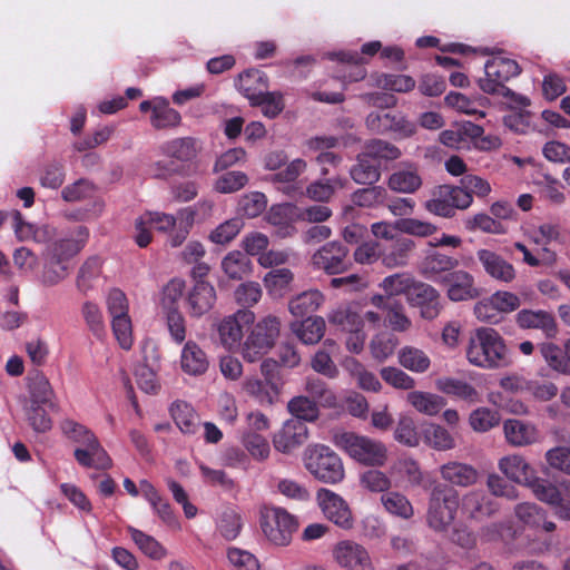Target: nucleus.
<instances>
[{"label":"nucleus","instance_id":"obj_1","mask_svg":"<svg viewBox=\"0 0 570 570\" xmlns=\"http://www.w3.org/2000/svg\"><path fill=\"white\" fill-rule=\"evenodd\" d=\"M87 239L88 229L85 226H77L65 237L51 242L43 253L40 283L52 287L63 282L70 272V258L81 250Z\"/></svg>","mask_w":570,"mask_h":570},{"label":"nucleus","instance_id":"obj_2","mask_svg":"<svg viewBox=\"0 0 570 570\" xmlns=\"http://www.w3.org/2000/svg\"><path fill=\"white\" fill-rule=\"evenodd\" d=\"M466 358L472 365L481 368H500L509 364L504 341L491 327H480L470 336Z\"/></svg>","mask_w":570,"mask_h":570},{"label":"nucleus","instance_id":"obj_3","mask_svg":"<svg viewBox=\"0 0 570 570\" xmlns=\"http://www.w3.org/2000/svg\"><path fill=\"white\" fill-rule=\"evenodd\" d=\"M61 430L69 440L81 445L73 452L75 459L80 465L98 470L111 466L112 462L108 453L97 436L85 425L72 420H65L61 423Z\"/></svg>","mask_w":570,"mask_h":570},{"label":"nucleus","instance_id":"obj_4","mask_svg":"<svg viewBox=\"0 0 570 570\" xmlns=\"http://www.w3.org/2000/svg\"><path fill=\"white\" fill-rule=\"evenodd\" d=\"M429 491L426 524L435 532H446L456 519L460 505L459 492L445 484H432Z\"/></svg>","mask_w":570,"mask_h":570},{"label":"nucleus","instance_id":"obj_5","mask_svg":"<svg viewBox=\"0 0 570 570\" xmlns=\"http://www.w3.org/2000/svg\"><path fill=\"white\" fill-rule=\"evenodd\" d=\"M520 71L517 61L495 57L485 63V77L479 79V86L487 94L501 95L519 106H529L530 99L528 97L515 94L504 85L511 78L518 76Z\"/></svg>","mask_w":570,"mask_h":570},{"label":"nucleus","instance_id":"obj_6","mask_svg":"<svg viewBox=\"0 0 570 570\" xmlns=\"http://www.w3.org/2000/svg\"><path fill=\"white\" fill-rule=\"evenodd\" d=\"M305 469L318 481L337 484L345 478L343 461L330 446L311 444L303 453Z\"/></svg>","mask_w":570,"mask_h":570},{"label":"nucleus","instance_id":"obj_7","mask_svg":"<svg viewBox=\"0 0 570 570\" xmlns=\"http://www.w3.org/2000/svg\"><path fill=\"white\" fill-rule=\"evenodd\" d=\"M335 444L354 461L365 466L381 468L387 461V449L377 440L353 432L335 435Z\"/></svg>","mask_w":570,"mask_h":570},{"label":"nucleus","instance_id":"obj_8","mask_svg":"<svg viewBox=\"0 0 570 570\" xmlns=\"http://www.w3.org/2000/svg\"><path fill=\"white\" fill-rule=\"evenodd\" d=\"M261 528L269 542L285 547L291 543L298 522L283 508L264 507L261 511Z\"/></svg>","mask_w":570,"mask_h":570},{"label":"nucleus","instance_id":"obj_9","mask_svg":"<svg viewBox=\"0 0 570 570\" xmlns=\"http://www.w3.org/2000/svg\"><path fill=\"white\" fill-rule=\"evenodd\" d=\"M279 330V320L272 315L255 324L242 347L244 360L253 363L266 354L274 346Z\"/></svg>","mask_w":570,"mask_h":570},{"label":"nucleus","instance_id":"obj_10","mask_svg":"<svg viewBox=\"0 0 570 570\" xmlns=\"http://www.w3.org/2000/svg\"><path fill=\"white\" fill-rule=\"evenodd\" d=\"M449 301L459 303L473 301L481 296V288L476 285L474 276L464 269H453L446 273L440 284Z\"/></svg>","mask_w":570,"mask_h":570},{"label":"nucleus","instance_id":"obj_11","mask_svg":"<svg viewBox=\"0 0 570 570\" xmlns=\"http://www.w3.org/2000/svg\"><path fill=\"white\" fill-rule=\"evenodd\" d=\"M348 253V248L343 243L330 242L314 253L312 264L328 275L341 274L352 265Z\"/></svg>","mask_w":570,"mask_h":570},{"label":"nucleus","instance_id":"obj_12","mask_svg":"<svg viewBox=\"0 0 570 570\" xmlns=\"http://www.w3.org/2000/svg\"><path fill=\"white\" fill-rule=\"evenodd\" d=\"M317 503L325 518L343 530L354 525L352 511L347 502L337 493L328 489H320L316 493Z\"/></svg>","mask_w":570,"mask_h":570},{"label":"nucleus","instance_id":"obj_13","mask_svg":"<svg viewBox=\"0 0 570 570\" xmlns=\"http://www.w3.org/2000/svg\"><path fill=\"white\" fill-rule=\"evenodd\" d=\"M366 128L377 135L389 132L397 134L402 137H410L415 132L414 124L410 122L399 111H372L365 118Z\"/></svg>","mask_w":570,"mask_h":570},{"label":"nucleus","instance_id":"obj_14","mask_svg":"<svg viewBox=\"0 0 570 570\" xmlns=\"http://www.w3.org/2000/svg\"><path fill=\"white\" fill-rule=\"evenodd\" d=\"M254 322V314L250 311L239 309L233 315L224 317L217 325L222 345L234 351L240 346L244 330Z\"/></svg>","mask_w":570,"mask_h":570},{"label":"nucleus","instance_id":"obj_15","mask_svg":"<svg viewBox=\"0 0 570 570\" xmlns=\"http://www.w3.org/2000/svg\"><path fill=\"white\" fill-rule=\"evenodd\" d=\"M335 561L350 570H374L370 553L360 543L343 540L336 543L333 550Z\"/></svg>","mask_w":570,"mask_h":570},{"label":"nucleus","instance_id":"obj_16","mask_svg":"<svg viewBox=\"0 0 570 570\" xmlns=\"http://www.w3.org/2000/svg\"><path fill=\"white\" fill-rule=\"evenodd\" d=\"M406 301L410 305L420 307L421 316L425 320H434L440 314V293L430 284L414 279Z\"/></svg>","mask_w":570,"mask_h":570},{"label":"nucleus","instance_id":"obj_17","mask_svg":"<svg viewBox=\"0 0 570 570\" xmlns=\"http://www.w3.org/2000/svg\"><path fill=\"white\" fill-rule=\"evenodd\" d=\"M462 515L468 520L481 521L498 511L497 503L482 490H472L460 498Z\"/></svg>","mask_w":570,"mask_h":570},{"label":"nucleus","instance_id":"obj_18","mask_svg":"<svg viewBox=\"0 0 570 570\" xmlns=\"http://www.w3.org/2000/svg\"><path fill=\"white\" fill-rule=\"evenodd\" d=\"M476 258L485 274L495 282L509 284L517 278L514 266L497 252L481 248L476 252Z\"/></svg>","mask_w":570,"mask_h":570},{"label":"nucleus","instance_id":"obj_19","mask_svg":"<svg viewBox=\"0 0 570 570\" xmlns=\"http://www.w3.org/2000/svg\"><path fill=\"white\" fill-rule=\"evenodd\" d=\"M308 439V429L299 420L286 421L273 438L274 448L282 453H291Z\"/></svg>","mask_w":570,"mask_h":570},{"label":"nucleus","instance_id":"obj_20","mask_svg":"<svg viewBox=\"0 0 570 570\" xmlns=\"http://www.w3.org/2000/svg\"><path fill=\"white\" fill-rule=\"evenodd\" d=\"M29 405H46L51 412H58L57 395L49 380L39 371L28 377Z\"/></svg>","mask_w":570,"mask_h":570},{"label":"nucleus","instance_id":"obj_21","mask_svg":"<svg viewBox=\"0 0 570 570\" xmlns=\"http://www.w3.org/2000/svg\"><path fill=\"white\" fill-rule=\"evenodd\" d=\"M215 287L206 281L198 279L187 294V308L193 317H200L215 305Z\"/></svg>","mask_w":570,"mask_h":570},{"label":"nucleus","instance_id":"obj_22","mask_svg":"<svg viewBox=\"0 0 570 570\" xmlns=\"http://www.w3.org/2000/svg\"><path fill=\"white\" fill-rule=\"evenodd\" d=\"M440 474L445 484L454 488H469L479 480L478 470L463 462L450 461L440 466Z\"/></svg>","mask_w":570,"mask_h":570},{"label":"nucleus","instance_id":"obj_23","mask_svg":"<svg viewBox=\"0 0 570 570\" xmlns=\"http://www.w3.org/2000/svg\"><path fill=\"white\" fill-rule=\"evenodd\" d=\"M459 259L440 252H432L423 259L420 272L421 274L440 285L446 273L452 272L459 266Z\"/></svg>","mask_w":570,"mask_h":570},{"label":"nucleus","instance_id":"obj_24","mask_svg":"<svg viewBox=\"0 0 570 570\" xmlns=\"http://www.w3.org/2000/svg\"><path fill=\"white\" fill-rule=\"evenodd\" d=\"M414 248V240L404 236L386 244L381 243V263L389 268L403 267Z\"/></svg>","mask_w":570,"mask_h":570},{"label":"nucleus","instance_id":"obj_25","mask_svg":"<svg viewBox=\"0 0 570 570\" xmlns=\"http://www.w3.org/2000/svg\"><path fill=\"white\" fill-rule=\"evenodd\" d=\"M499 470L512 482L524 484L534 476L533 468L521 455H507L499 460Z\"/></svg>","mask_w":570,"mask_h":570},{"label":"nucleus","instance_id":"obj_26","mask_svg":"<svg viewBox=\"0 0 570 570\" xmlns=\"http://www.w3.org/2000/svg\"><path fill=\"white\" fill-rule=\"evenodd\" d=\"M517 324L521 328H534L542 331L546 336L553 337L557 334V323L553 315L547 311L522 309L517 314Z\"/></svg>","mask_w":570,"mask_h":570},{"label":"nucleus","instance_id":"obj_27","mask_svg":"<svg viewBox=\"0 0 570 570\" xmlns=\"http://www.w3.org/2000/svg\"><path fill=\"white\" fill-rule=\"evenodd\" d=\"M180 366L186 374L199 376L208 370L209 360L197 343L188 341L181 351Z\"/></svg>","mask_w":570,"mask_h":570},{"label":"nucleus","instance_id":"obj_28","mask_svg":"<svg viewBox=\"0 0 570 570\" xmlns=\"http://www.w3.org/2000/svg\"><path fill=\"white\" fill-rule=\"evenodd\" d=\"M503 431L507 441L514 446H525L539 439V432L533 424L517 419L507 420Z\"/></svg>","mask_w":570,"mask_h":570},{"label":"nucleus","instance_id":"obj_29","mask_svg":"<svg viewBox=\"0 0 570 570\" xmlns=\"http://www.w3.org/2000/svg\"><path fill=\"white\" fill-rule=\"evenodd\" d=\"M245 97L252 106H261L264 116L275 118L285 108L283 96L281 92H253L249 88L240 86Z\"/></svg>","mask_w":570,"mask_h":570},{"label":"nucleus","instance_id":"obj_30","mask_svg":"<svg viewBox=\"0 0 570 570\" xmlns=\"http://www.w3.org/2000/svg\"><path fill=\"white\" fill-rule=\"evenodd\" d=\"M101 259L98 256L87 258L78 269L76 288L82 295L92 291L101 276Z\"/></svg>","mask_w":570,"mask_h":570},{"label":"nucleus","instance_id":"obj_31","mask_svg":"<svg viewBox=\"0 0 570 570\" xmlns=\"http://www.w3.org/2000/svg\"><path fill=\"white\" fill-rule=\"evenodd\" d=\"M170 414L181 433L191 435L198 431L200 419L188 403L175 402L170 407Z\"/></svg>","mask_w":570,"mask_h":570},{"label":"nucleus","instance_id":"obj_32","mask_svg":"<svg viewBox=\"0 0 570 570\" xmlns=\"http://www.w3.org/2000/svg\"><path fill=\"white\" fill-rule=\"evenodd\" d=\"M347 185V180L336 176L328 179H317L306 187V196L318 203L331 200L337 189H343Z\"/></svg>","mask_w":570,"mask_h":570},{"label":"nucleus","instance_id":"obj_33","mask_svg":"<svg viewBox=\"0 0 570 570\" xmlns=\"http://www.w3.org/2000/svg\"><path fill=\"white\" fill-rule=\"evenodd\" d=\"M292 331L304 344H316L325 332V321L321 316H308L302 322L292 323Z\"/></svg>","mask_w":570,"mask_h":570},{"label":"nucleus","instance_id":"obj_34","mask_svg":"<svg viewBox=\"0 0 570 570\" xmlns=\"http://www.w3.org/2000/svg\"><path fill=\"white\" fill-rule=\"evenodd\" d=\"M351 178L360 185H374L381 178L380 164H375L363 153L356 157V164L350 169Z\"/></svg>","mask_w":570,"mask_h":570},{"label":"nucleus","instance_id":"obj_35","mask_svg":"<svg viewBox=\"0 0 570 570\" xmlns=\"http://www.w3.org/2000/svg\"><path fill=\"white\" fill-rule=\"evenodd\" d=\"M436 387L439 391L453 395L458 399L470 403H476L480 401V394L475 390L474 386L469 384L465 381L453 379V377H442L436 381Z\"/></svg>","mask_w":570,"mask_h":570},{"label":"nucleus","instance_id":"obj_36","mask_svg":"<svg viewBox=\"0 0 570 570\" xmlns=\"http://www.w3.org/2000/svg\"><path fill=\"white\" fill-rule=\"evenodd\" d=\"M252 262L245 253L229 252L222 261V269L229 279L240 281L252 272Z\"/></svg>","mask_w":570,"mask_h":570},{"label":"nucleus","instance_id":"obj_37","mask_svg":"<svg viewBox=\"0 0 570 570\" xmlns=\"http://www.w3.org/2000/svg\"><path fill=\"white\" fill-rule=\"evenodd\" d=\"M394 469L407 479V482L412 487H421L425 491L431 489L432 484H436L438 481L429 478L428 474L423 473L416 461L411 458L400 459L395 464Z\"/></svg>","mask_w":570,"mask_h":570},{"label":"nucleus","instance_id":"obj_38","mask_svg":"<svg viewBox=\"0 0 570 570\" xmlns=\"http://www.w3.org/2000/svg\"><path fill=\"white\" fill-rule=\"evenodd\" d=\"M397 360L401 366L413 373H425L431 366V358L426 352L411 345L399 351Z\"/></svg>","mask_w":570,"mask_h":570},{"label":"nucleus","instance_id":"obj_39","mask_svg":"<svg viewBox=\"0 0 570 570\" xmlns=\"http://www.w3.org/2000/svg\"><path fill=\"white\" fill-rule=\"evenodd\" d=\"M323 302V294L317 289H311L292 298L288 303V308L294 316L303 317L316 312Z\"/></svg>","mask_w":570,"mask_h":570},{"label":"nucleus","instance_id":"obj_40","mask_svg":"<svg viewBox=\"0 0 570 570\" xmlns=\"http://www.w3.org/2000/svg\"><path fill=\"white\" fill-rule=\"evenodd\" d=\"M180 114L169 106L168 100L164 98H156L154 106V114L151 115L150 122L156 129H165L176 127L180 124Z\"/></svg>","mask_w":570,"mask_h":570},{"label":"nucleus","instance_id":"obj_41","mask_svg":"<svg viewBox=\"0 0 570 570\" xmlns=\"http://www.w3.org/2000/svg\"><path fill=\"white\" fill-rule=\"evenodd\" d=\"M243 389L262 405H272L278 394L276 383L268 384L258 379H247L243 383Z\"/></svg>","mask_w":570,"mask_h":570},{"label":"nucleus","instance_id":"obj_42","mask_svg":"<svg viewBox=\"0 0 570 570\" xmlns=\"http://www.w3.org/2000/svg\"><path fill=\"white\" fill-rule=\"evenodd\" d=\"M407 401L419 412L426 415H435L445 406L442 396L420 391L409 393Z\"/></svg>","mask_w":570,"mask_h":570},{"label":"nucleus","instance_id":"obj_43","mask_svg":"<svg viewBox=\"0 0 570 570\" xmlns=\"http://www.w3.org/2000/svg\"><path fill=\"white\" fill-rule=\"evenodd\" d=\"M387 191L382 186L371 185L370 187L356 189L351 195L353 205L362 208H373L384 204Z\"/></svg>","mask_w":570,"mask_h":570},{"label":"nucleus","instance_id":"obj_44","mask_svg":"<svg viewBox=\"0 0 570 570\" xmlns=\"http://www.w3.org/2000/svg\"><path fill=\"white\" fill-rule=\"evenodd\" d=\"M293 281L294 274L289 268H274L265 275L264 285L272 295L283 296Z\"/></svg>","mask_w":570,"mask_h":570},{"label":"nucleus","instance_id":"obj_45","mask_svg":"<svg viewBox=\"0 0 570 570\" xmlns=\"http://www.w3.org/2000/svg\"><path fill=\"white\" fill-rule=\"evenodd\" d=\"M381 502L389 513L402 519H410L414 514L412 503L400 492L387 491L381 497Z\"/></svg>","mask_w":570,"mask_h":570},{"label":"nucleus","instance_id":"obj_46","mask_svg":"<svg viewBox=\"0 0 570 570\" xmlns=\"http://www.w3.org/2000/svg\"><path fill=\"white\" fill-rule=\"evenodd\" d=\"M362 153L374 163L381 159L395 160L401 156V151L395 145L382 139L366 141Z\"/></svg>","mask_w":570,"mask_h":570},{"label":"nucleus","instance_id":"obj_47","mask_svg":"<svg viewBox=\"0 0 570 570\" xmlns=\"http://www.w3.org/2000/svg\"><path fill=\"white\" fill-rule=\"evenodd\" d=\"M440 197L444 199L454 210L466 209L471 206L473 197L459 186L441 185L435 188Z\"/></svg>","mask_w":570,"mask_h":570},{"label":"nucleus","instance_id":"obj_48","mask_svg":"<svg viewBox=\"0 0 570 570\" xmlns=\"http://www.w3.org/2000/svg\"><path fill=\"white\" fill-rule=\"evenodd\" d=\"M164 155L178 159L180 161H188L196 156L195 141L191 138H177L165 142L161 146Z\"/></svg>","mask_w":570,"mask_h":570},{"label":"nucleus","instance_id":"obj_49","mask_svg":"<svg viewBox=\"0 0 570 570\" xmlns=\"http://www.w3.org/2000/svg\"><path fill=\"white\" fill-rule=\"evenodd\" d=\"M128 531L132 541L137 544L141 552L149 558L154 560H160L166 556V550L151 535L146 534L145 532L132 527H129Z\"/></svg>","mask_w":570,"mask_h":570},{"label":"nucleus","instance_id":"obj_50","mask_svg":"<svg viewBox=\"0 0 570 570\" xmlns=\"http://www.w3.org/2000/svg\"><path fill=\"white\" fill-rule=\"evenodd\" d=\"M23 410L26 419L35 432L46 433L52 428V420L49 416L50 410L46 405L26 404Z\"/></svg>","mask_w":570,"mask_h":570},{"label":"nucleus","instance_id":"obj_51","mask_svg":"<svg viewBox=\"0 0 570 570\" xmlns=\"http://www.w3.org/2000/svg\"><path fill=\"white\" fill-rule=\"evenodd\" d=\"M328 322L348 333L363 327L361 315L347 307H338L331 312L328 314Z\"/></svg>","mask_w":570,"mask_h":570},{"label":"nucleus","instance_id":"obj_52","mask_svg":"<svg viewBox=\"0 0 570 570\" xmlns=\"http://www.w3.org/2000/svg\"><path fill=\"white\" fill-rule=\"evenodd\" d=\"M288 411L302 422L315 421L318 417L317 403L307 396H295L288 402Z\"/></svg>","mask_w":570,"mask_h":570},{"label":"nucleus","instance_id":"obj_53","mask_svg":"<svg viewBox=\"0 0 570 570\" xmlns=\"http://www.w3.org/2000/svg\"><path fill=\"white\" fill-rule=\"evenodd\" d=\"M422 184L414 170H397L390 176L389 186L399 193H414Z\"/></svg>","mask_w":570,"mask_h":570},{"label":"nucleus","instance_id":"obj_54","mask_svg":"<svg viewBox=\"0 0 570 570\" xmlns=\"http://www.w3.org/2000/svg\"><path fill=\"white\" fill-rule=\"evenodd\" d=\"M540 353L551 368L563 374L569 373L566 348L562 350L553 343H542Z\"/></svg>","mask_w":570,"mask_h":570},{"label":"nucleus","instance_id":"obj_55","mask_svg":"<svg viewBox=\"0 0 570 570\" xmlns=\"http://www.w3.org/2000/svg\"><path fill=\"white\" fill-rule=\"evenodd\" d=\"M515 517L530 528H539L547 519V512L535 503L522 502L514 508Z\"/></svg>","mask_w":570,"mask_h":570},{"label":"nucleus","instance_id":"obj_56","mask_svg":"<svg viewBox=\"0 0 570 570\" xmlns=\"http://www.w3.org/2000/svg\"><path fill=\"white\" fill-rule=\"evenodd\" d=\"M527 487L532 490L534 497L539 501L549 504L550 507L560 501V490L548 480L540 479L534 475Z\"/></svg>","mask_w":570,"mask_h":570},{"label":"nucleus","instance_id":"obj_57","mask_svg":"<svg viewBox=\"0 0 570 570\" xmlns=\"http://www.w3.org/2000/svg\"><path fill=\"white\" fill-rule=\"evenodd\" d=\"M80 312L88 330L100 338L105 333V325L99 306L91 301H86L82 303Z\"/></svg>","mask_w":570,"mask_h":570},{"label":"nucleus","instance_id":"obj_58","mask_svg":"<svg viewBox=\"0 0 570 570\" xmlns=\"http://www.w3.org/2000/svg\"><path fill=\"white\" fill-rule=\"evenodd\" d=\"M242 518L232 509L225 510L217 523V530L226 540H235L242 530Z\"/></svg>","mask_w":570,"mask_h":570},{"label":"nucleus","instance_id":"obj_59","mask_svg":"<svg viewBox=\"0 0 570 570\" xmlns=\"http://www.w3.org/2000/svg\"><path fill=\"white\" fill-rule=\"evenodd\" d=\"M360 485L373 493L387 492L391 488V480L384 472L370 469L360 474Z\"/></svg>","mask_w":570,"mask_h":570},{"label":"nucleus","instance_id":"obj_60","mask_svg":"<svg viewBox=\"0 0 570 570\" xmlns=\"http://www.w3.org/2000/svg\"><path fill=\"white\" fill-rule=\"evenodd\" d=\"M305 390L313 397V401L324 406H332L336 402L334 393L327 387V384L318 377H307Z\"/></svg>","mask_w":570,"mask_h":570},{"label":"nucleus","instance_id":"obj_61","mask_svg":"<svg viewBox=\"0 0 570 570\" xmlns=\"http://www.w3.org/2000/svg\"><path fill=\"white\" fill-rule=\"evenodd\" d=\"M426 443L435 450L445 451L454 448L452 435L443 426L431 424L424 430Z\"/></svg>","mask_w":570,"mask_h":570},{"label":"nucleus","instance_id":"obj_62","mask_svg":"<svg viewBox=\"0 0 570 570\" xmlns=\"http://www.w3.org/2000/svg\"><path fill=\"white\" fill-rule=\"evenodd\" d=\"M248 176L238 170L227 171L219 176L215 183V189L222 194H232L245 187Z\"/></svg>","mask_w":570,"mask_h":570},{"label":"nucleus","instance_id":"obj_63","mask_svg":"<svg viewBox=\"0 0 570 570\" xmlns=\"http://www.w3.org/2000/svg\"><path fill=\"white\" fill-rule=\"evenodd\" d=\"M267 205L266 196L259 191L244 195L238 203V212L249 218L261 215Z\"/></svg>","mask_w":570,"mask_h":570},{"label":"nucleus","instance_id":"obj_64","mask_svg":"<svg viewBox=\"0 0 570 570\" xmlns=\"http://www.w3.org/2000/svg\"><path fill=\"white\" fill-rule=\"evenodd\" d=\"M243 223L239 218L228 219L218 225L209 235V239L218 245L230 243L242 230Z\"/></svg>","mask_w":570,"mask_h":570}]
</instances>
